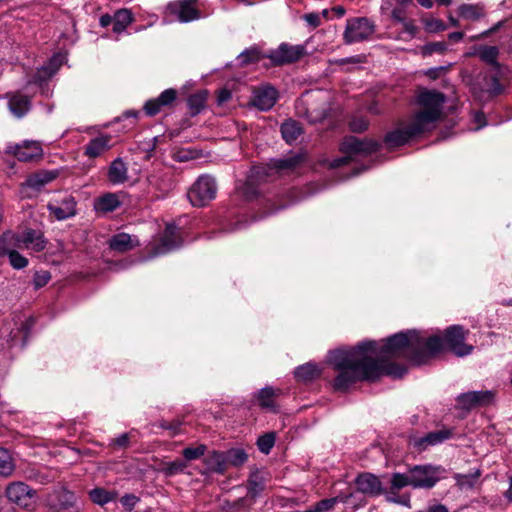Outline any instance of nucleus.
<instances>
[{
	"label": "nucleus",
	"mask_w": 512,
	"mask_h": 512,
	"mask_svg": "<svg viewBox=\"0 0 512 512\" xmlns=\"http://www.w3.org/2000/svg\"><path fill=\"white\" fill-rule=\"evenodd\" d=\"M467 333L460 325L447 328L444 338H424L416 330H407L388 337L380 348L376 341L369 340L350 349H335L328 355V361L335 372L331 386L334 391L344 393L358 382H375L382 376L401 378L407 368L393 361L395 359L422 365L446 348L456 356H466L473 350V346L465 343Z\"/></svg>",
	"instance_id": "f257e3e1"
},
{
	"label": "nucleus",
	"mask_w": 512,
	"mask_h": 512,
	"mask_svg": "<svg viewBox=\"0 0 512 512\" xmlns=\"http://www.w3.org/2000/svg\"><path fill=\"white\" fill-rule=\"evenodd\" d=\"M418 102L422 110L416 113L413 120L426 132L440 119L445 95L437 91H424L419 95Z\"/></svg>",
	"instance_id": "f03ea898"
},
{
	"label": "nucleus",
	"mask_w": 512,
	"mask_h": 512,
	"mask_svg": "<svg viewBox=\"0 0 512 512\" xmlns=\"http://www.w3.org/2000/svg\"><path fill=\"white\" fill-rule=\"evenodd\" d=\"M217 188L215 178L204 174L189 188L187 197L194 207H204L216 198Z\"/></svg>",
	"instance_id": "7ed1b4c3"
},
{
	"label": "nucleus",
	"mask_w": 512,
	"mask_h": 512,
	"mask_svg": "<svg viewBox=\"0 0 512 512\" xmlns=\"http://www.w3.org/2000/svg\"><path fill=\"white\" fill-rule=\"evenodd\" d=\"M258 173L259 171L256 169L251 171V174L247 177L246 181L241 186L237 187L238 194L246 201L261 200V204H263L265 207V215H269L280 209H283L285 205H276L270 198L261 196L258 188V182L255 178V175Z\"/></svg>",
	"instance_id": "20e7f679"
},
{
	"label": "nucleus",
	"mask_w": 512,
	"mask_h": 512,
	"mask_svg": "<svg viewBox=\"0 0 512 512\" xmlns=\"http://www.w3.org/2000/svg\"><path fill=\"white\" fill-rule=\"evenodd\" d=\"M7 499L20 508L33 511L36 508V490L24 482L9 483L5 489Z\"/></svg>",
	"instance_id": "39448f33"
},
{
	"label": "nucleus",
	"mask_w": 512,
	"mask_h": 512,
	"mask_svg": "<svg viewBox=\"0 0 512 512\" xmlns=\"http://www.w3.org/2000/svg\"><path fill=\"white\" fill-rule=\"evenodd\" d=\"M375 32L374 24L366 17L347 20L343 39L346 44L368 40Z\"/></svg>",
	"instance_id": "423d86ee"
},
{
	"label": "nucleus",
	"mask_w": 512,
	"mask_h": 512,
	"mask_svg": "<svg viewBox=\"0 0 512 512\" xmlns=\"http://www.w3.org/2000/svg\"><path fill=\"white\" fill-rule=\"evenodd\" d=\"M197 0H176L166 5V14L171 20L187 23L201 18V11L196 7Z\"/></svg>",
	"instance_id": "0eeeda50"
},
{
	"label": "nucleus",
	"mask_w": 512,
	"mask_h": 512,
	"mask_svg": "<svg viewBox=\"0 0 512 512\" xmlns=\"http://www.w3.org/2000/svg\"><path fill=\"white\" fill-rule=\"evenodd\" d=\"M381 143L374 139H359L355 136H347L340 145V151L347 155H372L378 152Z\"/></svg>",
	"instance_id": "6e6552de"
},
{
	"label": "nucleus",
	"mask_w": 512,
	"mask_h": 512,
	"mask_svg": "<svg viewBox=\"0 0 512 512\" xmlns=\"http://www.w3.org/2000/svg\"><path fill=\"white\" fill-rule=\"evenodd\" d=\"M47 505L51 512H79L75 494L65 488L51 493L47 498Z\"/></svg>",
	"instance_id": "1a4fd4ad"
},
{
	"label": "nucleus",
	"mask_w": 512,
	"mask_h": 512,
	"mask_svg": "<svg viewBox=\"0 0 512 512\" xmlns=\"http://www.w3.org/2000/svg\"><path fill=\"white\" fill-rule=\"evenodd\" d=\"M306 53L303 45H290L288 43H281L278 48L271 50L267 54V58L275 66H283L291 64L301 59Z\"/></svg>",
	"instance_id": "9d476101"
},
{
	"label": "nucleus",
	"mask_w": 512,
	"mask_h": 512,
	"mask_svg": "<svg viewBox=\"0 0 512 512\" xmlns=\"http://www.w3.org/2000/svg\"><path fill=\"white\" fill-rule=\"evenodd\" d=\"M4 153L14 155L19 161L31 162L42 157L43 149L37 141H24L21 144H8Z\"/></svg>",
	"instance_id": "9b49d317"
},
{
	"label": "nucleus",
	"mask_w": 512,
	"mask_h": 512,
	"mask_svg": "<svg viewBox=\"0 0 512 512\" xmlns=\"http://www.w3.org/2000/svg\"><path fill=\"white\" fill-rule=\"evenodd\" d=\"M422 133H424L422 128H420V126L417 125L414 120H412V122L405 128H398L388 132L384 136L383 141L388 149H393L405 145L411 138L416 137Z\"/></svg>",
	"instance_id": "f8f14e48"
},
{
	"label": "nucleus",
	"mask_w": 512,
	"mask_h": 512,
	"mask_svg": "<svg viewBox=\"0 0 512 512\" xmlns=\"http://www.w3.org/2000/svg\"><path fill=\"white\" fill-rule=\"evenodd\" d=\"M181 245L182 239L177 227L173 224H168L166 225L159 242L152 247V254L154 256L165 254L179 248Z\"/></svg>",
	"instance_id": "ddd939ff"
},
{
	"label": "nucleus",
	"mask_w": 512,
	"mask_h": 512,
	"mask_svg": "<svg viewBox=\"0 0 512 512\" xmlns=\"http://www.w3.org/2000/svg\"><path fill=\"white\" fill-rule=\"evenodd\" d=\"M63 62L64 56L62 54H54L47 63L36 70L28 84H36L42 87L57 73Z\"/></svg>",
	"instance_id": "4468645a"
},
{
	"label": "nucleus",
	"mask_w": 512,
	"mask_h": 512,
	"mask_svg": "<svg viewBox=\"0 0 512 512\" xmlns=\"http://www.w3.org/2000/svg\"><path fill=\"white\" fill-rule=\"evenodd\" d=\"M494 393L489 390L470 391L462 393L457 397V403L461 409L472 410L477 407H484L492 403Z\"/></svg>",
	"instance_id": "2eb2a0df"
},
{
	"label": "nucleus",
	"mask_w": 512,
	"mask_h": 512,
	"mask_svg": "<svg viewBox=\"0 0 512 512\" xmlns=\"http://www.w3.org/2000/svg\"><path fill=\"white\" fill-rule=\"evenodd\" d=\"M411 486L413 488H432L438 481V477L430 466L416 465L408 471Z\"/></svg>",
	"instance_id": "dca6fc26"
},
{
	"label": "nucleus",
	"mask_w": 512,
	"mask_h": 512,
	"mask_svg": "<svg viewBox=\"0 0 512 512\" xmlns=\"http://www.w3.org/2000/svg\"><path fill=\"white\" fill-rule=\"evenodd\" d=\"M177 98V91L173 88L164 90L157 98L149 99L144 104V111L148 116H155L162 109L169 108Z\"/></svg>",
	"instance_id": "f3484780"
},
{
	"label": "nucleus",
	"mask_w": 512,
	"mask_h": 512,
	"mask_svg": "<svg viewBox=\"0 0 512 512\" xmlns=\"http://www.w3.org/2000/svg\"><path fill=\"white\" fill-rule=\"evenodd\" d=\"M278 98L277 90L272 86H262L253 92L252 104L261 111L270 110Z\"/></svg>",
	"instance_id": "a211bd4d"
},
{
	"label": "nucleus",
	"mask_w": 512,
	"mask_h": 512,
	"mask_svg": "<svg viewBox=\"0 0 512 512\" xmlns=\"http://www.w3.org/2000/svg\"><path fill=\"white\" fill-rule=\"evenodd\" d=\"M357 490L368 496H377L386 492L381 481L371 473H362L355 480Z\"/></svg>",
	"instance_id": "6ab92c4d"
},
{
	"label": "nucleus",
	"mask_w": 512,
	"mask_h": 512,
	"mask_svg": "<svg viewBox=\"0 0 512 512\" xmlns=\"http://www.w3.org/2000/svg\"><path fill=\"white\" fill-rule=\"evenodd\" d=\"M453 435V430L451 429H441L437 431H432L427 433L423 437L414 438L412 440V445L419 451L426 450L430 446L437 445L442 443L443 441L451 438Z\"/></svg>",
	"instance_id": "aec40b11"
},
{
	"label": "nucleus",
	"mask_w": 512,
	"mask_h": 512,
	"mask_svg": "<svg viewBox=\"0 0 512 512\" xmlns=\"http://www.w3.org/2000/svg\"><path fill=\"white\" fill-rule=\"evenodd\" d=\"M47 208L57 220H65L76 214V201L74 197L66 196L61 201L49 203Z\"/></svg>",
	"instance_id": "412c9836"
},
{
	"label": "nucleus",
	"mask_w": 512,
	"mask_h": 512,
	"mask_svg": "<svg viewBox=\"0 0 512 512\" xmlns=\"http://www.w3.org/2000/svg\"><path fill=\"white\" fill-rule=\"evenodd\" d=\"M8 107L10 112L17 118L24 117L31 109V98L21 92H15L7 95Z\"/></svg>",
	"instance_id": "4be33fe9"
},
{
	"label": "nucleus",
	"mask_w": 512,
	"mask_h": 512,
	"mask_svg": "<svg viewBox=\"0 0 512 512\" xmlns=\"http://www.w3.org/2000/svg\"><path fill=\"white\" fill-rule=\"evenodd\" d=\"M109 248L118 253H125L140 246L139 240L136 236H131L128 233H117L113 235L108 241Z\"/></svg>",
	"instance_id": "5701e85b"
},
{
	"label": "nucleus",
	"mask_w": 512,
	"mask_h": 512,
	"mask_svg": "<svg viewBox=\"0 0 512 512\" xmlns=\"http://www.w3.org/2000/svg\"><path fill=\"white\" fill-rule=\"evenodd\" d=\"M19 244L21 248H31L36 252H40L45 249L46 241L40 232L33 229L26 230L22 234H18Z\"/></svg>",
	"instance_id": "b1692460"
},
{
	"label": "nucleus",
	"mask_w": 512,
	"mask_h": 512,
	"mask_svg": "<svg viewBox=\"0 0 512 512\" xmlns=\"http://www.w3.org/2000/svg\"><path fill=\"white\" fill-rule=\"evenodd\" d=\"M111 136L100 135L91 139L84 147V154L89 158L101 156L110 149Z\"/></svg>",
	"instance_id": "393cba45"
},
{
	"label": "nucleus",
	"mask_w": 512,
	"mask_h": 512,
	"mask_svg": "<svg viewBox=\"0 0 512 512\" xmlns=\"http://www.w3.org/2000/svg\"><path fill=\"white\" fill-rule=\"evenodd\" d=\"M204 464L212 473L223 475L227 471L225 452L212 451L204 458Z\"/></svg>",
	"instance_id": "a878e982"
},
{
	"label": "nucleus",
	"mask_w": 512,
	"mask_h": 512,
	"mask_svg": "<svg viewBox=\"0 0 512 512\" xmlns=\"http://www.w3.org/2000/svg\"><path fill=\"white\" fill-rule=\"evenodd\" d=\"M322 369L314 363H306L297 367L294 376L298 382L309 383L321 376Z\"/></svg>",
	"instance_id": "bb28decb"
},
{
	"label": "nucleus",
	"mask_w": 512,
	"mask_h": 512,
	"mask_svg": "<svg viewBox=\"0 0 512 512\" xmlns=\"http://www.w3.org/2000/svg\"><path fill=\"white\" fill-rule=\"evenodd\" d=\"M208 98L207 90H198L187 98L188 114L194 117L206 108Z\"/></svg>",
	"instance_id": "cd10ccee"
},
{
	"label": "nucleus",
	"mask_w": 512,
	"mask_h": 512,
	"mask_svg": "<svg viewBox=\"0 0 512 512\" xmlns=\"http://www.w3.org/2000/svg\"><path fill=\"white\" fill-rule=\"evenodd\" d=\"M280 392L281 391L279 389H274L271 386H267L260 389L254 395V397L257 399L258 405L262 409H270L275 411V399L279 396Z\"/></svg>",
	"instance_id": "c85d7f7f"
},
{
	"label": "nucleus",
	"mask_w": 512,
	"mask_h": 512,
	"mask_svg": "<svg viewBox=\"0 0 512 512\" xmlns=\"http://www.w3.org/2000/svg\"><path fill=\"white\" fill-rule=\"evenodd\" d=\"M265 482L266 479L261 472L258 470L251 472L247 480V497L255 500L256 497L265 489Z\"/></svg>",
	"instance_id": "c756f323"
},
{
	"label": "nucleus",
	"mask_w": 512,
	"mask_h": 512,
	"mask_svg": "<svg viewBox=\"0 0 512 512\" xmlns=\"http://www.w3.org/2000/svg\"><path fill=\"white\" fill-rule=\"evenodd\" d=\"M127 166L121 158H116L109 167L108 178L113 184L124 183L127 179Z\"/></svg>",
	"instance_id": "7c9ffc66"
},
{
	"label": "nucleus",
	"mask_w": 512,
	"mask_h": 512,
	"mask_svg": "<svg viewBox=\"0 0 512 512\" xmlns=\"http://www.w3.org/2000/svg\"><path fill=\"white\" fill-rule=\"evenodd\" d=\"M18 249H21L18 234L11 231L4 232L0 237V256H8Z\"/></svg>",
	"instance_id": "2f4dec72"
},
{
	"label": "nucleus",
	"mask_w": 512,
	"mask_h": 512,
	"mask_svg": "<svg viewBox=\"0 0 512 512\" xmlns=\"http://www.w3.org/2000/svg\"><path fill=\"white\" fill-rule=\"evenodd\" d=\"M280 130H281L283 139L289 144L296 141L297 138L303 132L301 124L298 121L293 120V119H288V120L284 121L281 124Z\"/></svg>",
	"instance_id": "473e14b6"
},
{
	"label": "nucleus",
	"mask_w": 512,
	"mask_h": 512,
	"mask_svg": "<svg viewBox=\"0 0 512 512\" xmlns=\"http://www.w3.org/2000/svg\"><path fill=\"white\" fill-rule=\"evenodd\" d=\"M57 176H58L57 171L42 170V171H39V172H36V173L30 175L27 178L26 183L31 188L39 189L42 186H44V185L50 183L51 181H53L54 179H56Z\"/></svg>",
	"instance_id": "72a5a7b5"
},
{
	"label": "nucleus",
	"mask_w": 512,
	"mask_h": 512,
	"mask_svg": "<svg viewBox=\"0 0 512 512\" xmlns=\"http://www.w3.org/2000/svg\"><path fill=\"white\" fill-rule=\"evenodd\" d=\"M133 21L132 13L128 9H119L113 16V31L123 32Z\"/></svg>",
	"instance_id": "f704fd0d"
},
{
	"label": "nucleus",
	"mask_w": 512,
	"mask_h": 512,
	"mask_svg": "<svg viewBox=\"0 0 512 512\" xmlns=\"http://www.w3.org/2000/svg\"><path fill=\"white\" fill-rule=\"evenodd\" d=\"M479 58L491 65L496 70L501 68V64L497 61L499 56V49L496 46H483L479 49Z\"/></svg>",
	"instance_id": "c9c22d12"
},
{
	"label": "nucleus",
	"mask_w": 512,
	"mask_h": 512,
	"mask_svg": "<svg viewBox=\"0 0 512 512\" xmlns=\"http://www.w3.org/2000/svg\"><path fill=\"white\" fill-rule=\"evenodd\" d=\"M262 58H267V55L262 54L258 47L253 46L240 53L237 59L239 61V65L244 67L257 63Z\"/></svg>",
	"instance_id": "e433bc0d"
},
{
	"label": "nucleus",
	"mask_w": 512,
	"mask_h": 512,
	"mask_svg": "<svg viewBox=\"0 0 512 512\" xmlns=\"http://www.w3.org/2000/svg\"><path fill=\"white\" fill-rule=\"evenodd\" d=\"M89 496L93 503L103 506L115 500L117 493L115 491H108L104 488L96 487L89 492Z\"/></svg>",
	"instance_id": "4c0bfd02"
},
{
	"label": "nucleus",
	"mask_w": 512,
	"mask_h": 512,
	"mask_svg": "<svg viewBox=\"0 0 512 512\" xmlns=\"http://www.w3.org/2000/svg\"><path fill=\"white\" fill-rule=\"evenodd\" d=\"M227 467H241L248 460V454L242 448H231L225 451Z\"/></svg>",
	"instance_id": "58836bf2"
},
{
	"label": "nucleus",
	"mask_w": 512,
	"mask_h": 512,
	"mask_svg": "<svg viewBox=\"0 0 512 512\" xmlns=\"http://www.w3.org/2000/svg\"><path fill=\"white\" fill-rule=\"evenodd\" d=\"M121 205L119 196L115 193H106L98 199L97 208L103 212H112Z\"/></svg>",
	"instance_id": "ea45409f"
},
{
	"label": "nucleus",
	"mask_w": 512,
	"mask_h": 512,
	"mask_svg": "<svg viewBox=\"0 0 512 512\" xmlns=\"http://www.w3.org/2000/svg\"><path fill=\"white\" fill-rule=\"evenodd\" d=\"M14 470L15 465L9 451L0 447V475L8 477Z\"/></svg>",
	"instance_id": "a19ab883"
},
{
	"label": "nucleus",
	"mask_w": 512,
	"mask_h": 512,
	"mask_svg": "<svg viewBox=\"0 0 512 512\" xmlns=\"http://www.w3.org/2000/svg\"><path fill=\"white\" fill-rule=\"evenodd\" d=\"M304 157L300 154H296L283 159H278L274 163V167L279 170H294L302 161Z\"/></svg>",
	"instance_id": "79ce46f5"
},
{
	"label": "nucleus",
	"mask_w": 512,
	"mask_h": 512,
	"mask_svg": "<svg viewBox=\"0 0 512 512\" xmlns=\"http://www.w3.org/2000/svg\"><path fill=\"white\" fill-rule=\"evenodd\" d=\"M390 494H396L399 490L406 486H411L409 474L394 473L390 480Z\"/></svg>",
	"instance_id": "37998d69"
},
{
	"label": "nucleus",
	"mask_w": 512,
	"mask_h": 512,
	"mask_svg": "<svg viewBox=\"0 0 512 512\" xmlns=\"http://www.w3.org/2000/svg\"><path fill=\"white\" fill-rule=\"evenodd\" d=\"M461 17L469 20H478L482 15V7L479 5L463 4L459 7Z\"/></svg>",
	"instance_id": "c03bdc74"
},
{
	"label": "nucleus",
	"mask_w": 512,
	"mask_h": 512,
	"mask_svg": "<svg viewBox=\"0 0 512 512\" xmlns=\"http://www.w3.org/2000/svg\"><path fill=\"white\" fill-rule=\"evenodd\" d=\"M207 451L205 444H200L197 447H187L183 449L182 455L186 461H193L204 456Z\"/></svg>",
	"instance_id": "a18cd8bd"
},
{
	"label": "nucleus",
	"mask_w": 512,
	"mask_h": 512,
	"mask_svg": "<svg viewBox=\"0 0 512 512\" xmlns=\"http://www.w3.org/2000/svg\"><path fill=\"white\" fill-rule=\"evenodd\" d=\"M36 324V318L33 316L28 317L20 326L19 332L23 334L22 338V346L25 347L28 342L29 338L32 334V330Z\"/></svg>",
	"instance_id": "49530a36"
},
{
	"label": "nucleus",
	"mask_w": 512,
	"mask_h": 512,
	"mask_svg": "<svg viewBox=\"0 0 512 512\" xmlns=\"http://www.w3.org/2000/svg\"><path fill=\"white\" fill-rule=\"evenodd\" d=\"M275 444V434L274 433H266L260 436L257 440L258 449L264 453L268 454Z\"/></svg>",
	"instance_id": "de8ad7c7"
},
{
	"label": "nucleus",
	"mask_w": 512,
	"mask_h": 512,
	"mask_svg": "<svg viewBox=\"0 0 512 512\" xmlns=\"http://www.w3.org/2000/svg\"><path fill=\"white\" fill-rule=\"evenodd\" d=\"M187 468L186 461L174 460L165 464L163 472L166 476H173L178 473H182Z\"/></svg>",
	"instance_id": "09e8293b"
},
{
	"label": "nucleus",
	"mask_w": 512,
	"mask_h": 512,
	"mask_svg": "<svg viewBox=\"0 0 512 512\" xmlns=\"http://www.w3.org/2000/svg\"><path fill=\"white\" fill-rule=\"evenodd\" d=\"M481 472L479 469L473 473L462 474L456 477L457 483L462 487L472 488L476 480L480 477Z\"/></svg>",
	"instance_id": "8fccbe9b"
},
{
	"label": "nucleus",
	"mask_w": 512,
	"mask_h": 512,
	"mask_svg": "<svg viewBox=\"0 0 512 512\" xmlns=\"http://www.w3.org/2000/svg\"><path fill=\"white\" fill-rule=\"evenodd\" d=\"M369 127V121L365 117H353L349 121V129L354 133H362Z\"/></svg>",
	"instance_id": "3c124183"
},
{
	"label": "nucleus",
	"mask_w": 512,
	"mask_h": 512,
	"mask_svg": "<svg viewBox=\"0 0 512 512\" xmlns=\"http://www.w3.org/2000/svg\"><path fill=\"white\" fill-rule=\"evenodd\" d=\"M447 50L445 42H431L422 47V55L428 56L435 52L444 53Z\"/></svg>",
	"instance_id": "603ef678"
},
{
	"label": "nucleus",
	"mask_w": 512,
	"mask_h": 512,
	"mask_svg": "<svg viewBox=\"0 0 512 512\" xmlns=\"http://www.w3.org/2000/svg\"><path fill=\"white\" fill-rule=\"evenodd\" d=\"M337 503H339V497H332L318 501L313 507L318 512H328L333 510Z\"/></svg>",
	"instance_id": "864d4df0"
},
{
	"label": "nucleus",
	"mask_w": 512,
	"mask_h": 512,
	"mask_svg": "<svg viewBox=\"0 0 512 512\" xmlns=\"http://www.w3.org/2000/svg\"><path fill=\"white\" fill-rule=\"evenodd\" d=\"M9 259L10 265L14 269H23L28 265V259L24 256H22L18 251L12 252L10 255L7 256Z\"/></svg>",
	"instance_id": "5fc2aeb1"
},
{
	"label": "nucleus",
	"mask_w": 512,
	"mask_h": 512,
	"mask_svg": "<svg viewBox=\"0 0 512 512\" xmlns=\"http://www.w3.org/2000/svg\"><path fill=\"white\" fill-rule=\"evenodd\" d=\"M130 445V433H123L119 437L111 439L109 446L113 449H125Z\"/></svg>",
	"instance_id": "6e6d98bb"
},
{
	"label": "nucleus",
	"mask_w": 512,
	"mask_h": 512,
	"mask_svg": "<svg viewBox=\"0 0 512 512\" xmlns=\"http://www.w3.org/2000/svg\"><path fill=\"white\" fill-rule=\"evenodd\" d=\"M491 84L488 88V92L491 96H498L503 93L504 86L500 83L499 75L495 74L490 79Z\"/></svg>",
	"instance_id": "4d7b16f0"
},
{
	"label": "nucleus",
	"mask_w": 512,
	"mask_h": 512,
	"mask_svg": "<svg viewBox=\"0 0 512 512\" xmlns=\"http://www.w3.org/2000/svg\"><path fill=\"white\" fill-rule=\"evenodd\" d=\"M425 27L429 32H440L447 28L446 24L442 20L436 18L427 20L425 22Z\"/></svg>",
	"instance_id": "13d9d810"
},
{
	"label": "nucleus",
	"mask_w": 512,
	"mask_h": 512,
	"mask_svg": "<svg viewBox=\"0 0 512 512\" xmlns=\"http://www.w3.org/2000/svg\"><path fill=\"white\" fill-rule=\"evenodd\" d=\"M139 500V497L134 494H125L121 497L120 502L127 511H132Z\"/></svg>",
	"instance_id": "bf43d9fd"
},
{
	"label": "nucleus",
	"mask_w": 512,
	"mask_h": 512,
	"mask_svg": "<svg viewBox=\"0 0 512 512\" xmlns=\"http://www.w3.org/2000/svg\"><path fill=\"white\" fill-rule=\"evenodd\" d=\"M181 425L182 421H180L179 419H175L170 422L162 421L160 427L166 430H170L172 432V435H175L180 431Z\"/></svg>",
	"instance_id": "052dcab7"
},
{
	"label": "nucleus",
	"mask_w": 512,
	"mask_h": 512,
	"mask_svg": "<svg viewBox=\"0 0 512 512\" xmlns=\"http://www.w3.org/2000/svg\"><path fill=\"white\" fill-rule=\"evenodd\" d=\"M351 160V155L335 158L330 162V168L336 169L348 165L351 162Z\"/></svg>",
	"instance_id": "680f3d73"
},
{
	"label": "nucleus",
	"mask_w": 512,
	"mask_h": 512,
	"mask_svg": "<svg viewBox=\"0 0 512 512\" xmlns=\"http://www.w3.org/2000/svg\"><path fill=\"white\" fill-rule=\"evenodd\" d=\"M304 19L313 28H316L321 24L320 16L317 13L305 14Z\"/></svg>",
	"instance_id": "e2e57ef3"
},
{
	"label": "nucleus",
	"mask_w": 512,
	"mask_h": 512,
	"mask_svg": "<svg viewBox=\"0 0 512 512\" xmlns=\"http://www.w3.org/2000/svg\"><path fill=\"white\" fill-rule=\"evenodd\" d=\"M232 97V93L228 89H221L217 96L218 104H223L227 102Z\"/></svg>",
	"instance_id": "0e129e2a"
},
{
	"label": "nucleus",
	"mask_w": 512,
	"mask_h": 512,
	"mask_svg": "<svg viewBox=\"0 0 512 512\" xmlns=\"http://www.w3.org/2000/svg\"><path fill=\"white\" fill-rule=\"evenodd\" d=\"M391 16L398 22H403L405 19V13L402 8H394L391 12Z\"/></svg>",
	"instance_id": "69168bd1"
},
{
	"label": "nucleus",
	"mask_w": 512,
	"mask_h": 512,
	"mask_svg": "<svg viewBox=\"0 0 512 512\" xmlns=\"http://www.w3.org/2000/svg\"><path fill=\"white\" fill-rule=\"evenodd\" d=\"M49 279H50V275H49V274H47V273H45V274H43V275H41V276H40V275H38V276L35 278V280H34V282H35V286H36L37 288H40V287L44 286L45 284H47V283H48V281H49Z\"/></svg>",
	"instance_id": "338daca9"
},
{
	"label": "nucleus",
	"mask_w": 512,
	"mask_h": 512,
	"mask_svg": "<svg viewBox=\"0 0 512 512\" xmlns=\"http://www.w3.org/2000/svg\"><path fill=\"white\" fill-rule=\"evenodd\" d=\"M427 512H448V509L446 508V506L438 504L429 507Z\"/></svg>",
	"instance_id": "774afa93"
}]
</instances>
